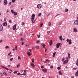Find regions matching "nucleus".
<instances>
[{"instance_id":"1","label":"nucleus","mask_w":78,"mask_h":78,"mask_svg":"<svg viewBox=\"0 0 78 78\" xmlns=\"http://www.w3.org/2000/svg\"><path fill=\"white\" fill-rule=\"evenodd\" d=\"M34 17H35V15L34 14H33L31 16V22L32 23H34L35 22V21H34Z\"/></svg>"},{"instance_id":"2","label":"nucleus","mask_w":78,"mask_h":78,"mask_svg":"<svg viewBox=\"0 0 78 78\" xmlns=\"http://www.w3.org/2000/svg\"><path fill=\"white\" fill-rule=\"evenodd\" d=\"M61 43H57L56 44V48H59L61 46Z\"/></svg>"},{"instance_id":"3","label":"nucleus","mask_w":78,"mask_h":78,"mask_svg":"<svg viewBox=\"0 0 78 78\" xmlns=\"http://www.w3.org/2000/svg\"><path fill=\"white\" fill-rule=\"evenodd\" d=\"M3 30V27L2 25L0 24V31H2Z\"/></svg>"},{"instance_id":"4","label":"nucleus","mask_w":78,"mask_h":78,"mask_svg":"<svg viewBox=\"0 0 78 78\" xmlns=\"http://www.w3.org/2000/svg\"><path fill=\"white\" fill-rule=\"evenodd\" d=\"M4 5L5 6H6L7 5V3H8V1L7 0H4Z\"/></svg>"},{"instance_id":"5","label":"nucleus","mask_w":78,"mask_h":78,"mask_svg":"<svg viewBox=\"0 0 78 78\" xmlns=\"http://www.w3.org/2000/svg\"><path fill=\"white\" fill-rule=\"evenodd\" d=\"M8 25V23L7 22H5L4 23H3L2 25L3 27H6Z\"/></svg>"},{"instance_id":"6","label":"nucleus","mask_w":78,"mask_h":78,"mask_svg":"<svg viewBox=\"0 0 78 78\" xmlns=\"http://www.w3.org/2000/svg\"><path fill=\"white\" fill-rule=\"evenodd\" d=\"M41 6H42V5L41 4H39L37 5V8L38 9H40L41 8Z\"/></svg>"},{"instance_id":"7","label":"nucleus","mask_w":78,"mask_h":78,"mask_svg":"<svg viewBox=\"0 0 78 78\" xmlns=\"http://www.w3.org/2000/svg\"><path fill=\"white\" fill-rule=\"evenodd\" d=\"M16 26H17V25L15 24L13 27V30H15L16 29Z\"/></svg>"},{"instance_id":"8","label":"nucleus","mask_w":78,"mask_h":78,"mask_svg":"<svg viewBox=\"0 0 78 78\" xmlns=\"http://www.w3.org/2000/svg\"><path fill=\"white\" fill-rule=\"evenodd\" d=\"M73 31L74 33H76L77 32V30H76V28H74L73 29Z\"/></svg>"},{"instance_id":"9","label":"nucleus","mask_w":78,"mask_h":78,"mask_svg":"<svg viewBox=\"0 0 78 78\" xmlns=\"http://www.w3.org/2000/svg\"><path fill=\"white\" fill-rule=\"evenodd\" d=\"M67 63H68V62L67 60H65L63 62V64H67Z\"/></svg>"},{"instance_id":"10","label":"nucleus","mask_w":78,"mask_h":78,"mask_svg":"<svg viewBox=\"0 0 78 78\" xmlns=\"http://www.w3.org/2000/svg\"><path fill=\"white\" fill-rule=\"evenodd\" d=\"M74 24H75V25H78V20H76L74 22Z\"/></svg>"},{"instance_id":"11","label":"nucleus","mask_w":78,"mask_h":78,"mask_svg":"<svg viewBox=\"0 0 78 78\" xmlns=\"http://www.w3.org/2000/svg\"><path fill=\"white\" fill-rule=\"evenodd\" d=\"M1 67H2V68H4V69H5V70H9V69H8V68H7L6 67H5L4 66H1Z\"/></svg>"},{"instance_id":"12","label":"nucleus","mask_w":78,"mask_h":78,"mask_svg":"<svg viewBox=\"0 0 78 78\" xmlns=\"http://www.w3.org/2000/svg\"><path fill=\"white\" fill-rule=\"evenodd\" d=\"M69 42V45H71V44H72V40L70 39Z\"/></svg>"},{"instance_id":"13","label":"nucleus","mask_w":78,"mask_h":78,"mask_svg":"<svg viewBox=\"0 0 78 78\" xmlns=\"http://www.w3.org/2000/svg\"><path fill=\"white\" fill-rule=\"evenodd\" d=\"M27 54L28 56H31V54L30 52H27Z\"/></svg>"},{"instance_id":"14","label":"nucleus","mask_w":78,"mask_h":78,"mask_svg":"<svg viewBox=\"0 0 78 78\" xmlns=\"http://www.w3.org/2000/svg\"><path fill=\"white\" fill-rule=\"evenodd\" d=\"M58 73L59 74V75H62V74L60 70L58 71Z\"/></svg>"},{"instance_id":"15","label":"nucleus","mask_w":78,"mask_h":78,"mask_svg":"<svg viewBox=\"0 0 78 78\" xmlns=\"http://www.w3.org/2000/svg\"><path fill=\"white\" fill-rule=\"evenodd\" d=\"M75 75L76 76H78V71L76 72V73L75 74Z\"/></svg>"},{"instance_id":"16","label":"nucleus","mask_w":78,"mask_h":78,"mask_svg":"<svg viewBox=\"0 0 78 78\" xmlns=\"http://www.w3.org/2000/svg\"><path fill=\"white\" fill-rule=\"evenodd\" d=\"M52 40L50 41V42L49 43V45H52Z\"/></svg>"},{"instance_id":"17","label":"nucleus","mask_w":78,"mask_h":78,"mask_svg":"<svg viewBox=\"0 0 78 78\" xmlns=\"http://www.w3.org/2000/svg\"><path fill=\"white\" fill-rule=\"evenodd\" d=\"M59 39H60V41H62V36H59Z\"/></svg>"},{"instance_id":"18","label":"nucleus","mask_w":78,"mask_h":78,"mask_svg":"<svg viewBox=\"0 0 78 78\" xmlns=\"http://www.w3.org/2000/svg\"><path fill=\"white\" fill-rule=\"evenodd\" d=\"M68 11H69V9H65V12H68Z\"/></svg>"},{"instance_id":"19","label":"nucleus","mask_w":78,"mask_h":78,"mask_svg":"<svg viewBox=\"0 0 78 78\" xmlns=\"http://www.w3.org/2000/svg\"><path fill=\"white\" fill-rule=\"evenodd\" d=\"M76 65L77 66H78V58L77 60Z\"/></svg>"},{"instance_id":"20","label":"nucleus","mask_w":78,"mask_h":78,"mask_svg":"<svg viewBox=\"0 0 78 78\" xmlns=\"http://www.w3.org/2000/svg\"><path fill=\"white\" fill-rule=\"evenodd\" d=\"M47 71V69H42V71H43L44 72H45Z\"/></svg>"},{"instance_id":"21","label":"nucleus","mask_w":78,"mask_h":78,"mask_svg":"<svg viewBox=\"0 0 78 78\" xmlns=\"http://www.w3.org/2000/svg\"><path fill=\"white\" fill-rule=\"evenodd\" d=\"M66 60L68 62L69 61V57H66Z\"/></svg>"},{"instance_id":"22","label":"nucleus","mask_w":78,"mask_h":78,"mask_svg":"<svg viewBox=\"0 0 78 78\" xmlns=\"http://www.w3.org/2000/svg\"><path fill=\"white\" fill-rule=\"evenodd\" d=\"M11 12L12 14H14V12H15L14 11V10L13 9H12L11 10Z\"/></svg>"},{"instance_id":"23","label":"nucleus","mask_w":78,"mask_h":78,"mask_svg":"<svg viewBox=\"0 0 78 78\" xmlns=\"http://www.w3.org/2000/svg\"><path fill=\"white\" fill-rule=\"evenodd\" d=\"M41 15H42V13H40L38 15V16L40 17V16H41Z\"/></svg>"},{"instance_id":"24","label":"nucleus","mask_w":78,"mask_h":78,"mask_svg":"<svg viewBox=\"0 0 78 78\" xmlns=\"http://www.w3.org/2000/svg\"><path fill=\"white\" fill-rule=\"evenodd\" d=\"M35 48H36V49H39L40 48L39 46H36L35 47Z\"/></svg>"},{"instance_id":"25","label":"nucleus","mask_w":78,"mask_h":78,"mask_svg":"<svg viewBox=\"0 0 78 78\" xmlns=\"http://www.w3.org/2000/svg\"><path fill=\"white\" fill-rule=\"evenodd\" d=\"M20 63L18 64V65H17V68H19V67H20Z\"/></svg>"},{"instance_id":"26","label":"nucleus","mask_w":78,"mask_h":78,"mask_svg":"<svg viewBox=\"0 0 78 78\" xmlns=\"http://www.w3.org/2000/svg\"><path fill=\"white\" fill-rule=\"evenodd\" d=\"M13 14H14V15H15V16H17V12H15L14 13H13Z\"/></svg>"},{"instance_id":"27","label":"nucleus","mask_w":78,"mask_h":78,"mask_svg":"<svg viewBox=\"0 0 78 78\" xmlns=\"http://www.w3.org/2000/svg\"><path fill=\"white\" fill-rule=\"evenodd\" d=\"M68 57H69V59H70V58H71L70 54H69V53H68Z\"/></svg>"},{"instance_id":"28","label":"nucleus","mask_w":78,"mask_h":78,"mask_svg":"<svg viewBox=\"0 0 78 78\" xmlns=\"http://www.w3.org/2000/svg\"><path fill=\"white\" fill-rule=\"evenodd\" d=\"M3 74L4 75H5V76H7V74H6L5 72H4Z\"/></svg>"},{"instance_id":"29","label":"nucleus","mask_w":78,"mask_h":78,"mask_svg":"<svg viewBox=\"0 0 78 78\" xmlns=\"http://www.w3.org/2000/svg\"><path fill=\"white\" fill-rule=\"evenodd\" d=\"M42 25H43V23H41L40 27H42Z\"/></svg>"},{"instance_id":"30","label":"nucleus","mask_w":78,"mask_h":78,"mask_svg":"<svg viewBox=\"0 0 78 78\" xmlns=\"http://www.w3.org/2000/svg\"><path fill=\"white\" fill-rule=\"evenodd\" d=\"M65 59V58H64V57L63 58H62V62H63V61H64V60Z\"/></svg>"},{"instance_id":"31","label":"nucleus","mask_w":78,"mask_h":78,"mask_svg":"<svg viewBox=\"0 0 78 78\" xmlns=\"http://www.w3.org/2000/svg\"><path fill=\"white\" fill-rule=\"evenodd\" d=\"M9 23H12V21L11 20H9Z\"/></svg>"},{"instance_id":"32","label":"nucleus","mask_w":78,"mask_h":78,"mask_svg":"<svg viewBox=\"0 0 78 78\" xmlns=\"http://www.w3.org/2000/svg\"><path fill=\"white\" fill-rule=\"evenodd\" d=\"M55 55H56V52H54L53 54V57H55Z\"/></svg>"},{"instance_id":"33","label":"nucleus","mask_w":78,"mask_h":78,"mask_svg":"<svg viewBox=\"0 0 78 78\" xmlns=\"http://www.w3.org/2000/svg\"><path fill=\"white\" fill-rule=\"evenodd\" d=\"M22 26H24V25H25V23L23 22L22 23Z\"/></svg>"},{"instance_id":"34","label":"nucleus","mask_w":78,"mask_h":78,"mask_svg":"<svg viewBox=\"0 0 78 78\" xmlns=\"http://www.w3.org/2000/svg\"><path fill=\"white\" fill-rule=\"evenodd\" d=\"M62 22H61L58 23V25H61L62 24Z\"/></svg>"},{"instance_id":"35","label":"nucleus","mask_w":78,"mask_h":78,"mask_svg":"<svg viewBox=\"0 0 78 78\" xmlns=\"http://www.w3.org/2000/svg\"><path fill=\"white\" fill-rule=\"evenodd\" d=\"M0 75H1V76H3V73H0Z\"/></svg>"},{"instance_id":"36","label":"nucleus","mask_w":78,"mask_h":78,"mask_svg":"<svg viewBox=\"0 0 78 78\" xmlns=\"http://www.w3.org/2000/svg\"><path fill=\"white\" fill-rule=\"evenodd\" d=\"M18 59L20 60H21V58L20 56H19L18 57Z\"/></svg>"},{"instance_id":"37","label":"nucleus","mask_w":78,"mask_h":78,"mask_svg":"<svg viewBox=\"0 0 78 78\" xmlns=\"http://www.w3.org/2000/svg\"><path fill=\"white\" fill-rule=\"evenodd\" d=\"M39 34L40 35H37V36L38 38H39V37H41L40 34Z\"/></svg>"},{"instance_id":"38","label":"nucleus","mask_w":78,"mask_h":78,"mask_svg":"<svg viewBox=\"0 0 78 78\" xmlns=\"http://www.w3.org/2000/svg\"><path fill=\"white\" fill-rule=\"evenodd\" d=\"M50 33V31H48L47 33V34H48H48H49V33Z\"/></svg>"},{"instance_id":"39","label":"nucleus","mask_w":78,"mask_h":78,"mask_svg":"<svg viewBox=\"0 0 78 78\" xmlns=\"http://www.w3.org/2000/svg\"><path fill=\"white\" fill-rule=\"evenodd\" d=\"M39 42H40V41H39V40H38L36 42V43H37V44L38 43H39Z\"/></svg>"},{"instance_id":"40","label":"nucleus","mask_w":78,"mask_h":78,"mask_svg":"<svg viewBox=\"0 0 78 78\" xmlns=\"http://www.w3.org/2000/svg\"><path fill=\"white\" fill-rule=\"evenodd\" d=\"M48 25H49V27H50V26H51V23L50 22L49 23Z\"/></svg>"},{"instance_id":"41","label":"nucleus","mask_w":78,"mask_h":78,"mask_svg":"<svg viewBox=\"0 0 78 78\" xmlns=\"http://www.w3.org/2000/svg\"><path fill=\"white\" fill-rule=\"evenodd\" d=\"M32 62H34V58H33L32 59Z\"/></svg>"},{"instance_id":"42","label":"nucleus","mask_w":78,"mask_h":78,"mask_svg":"<svg viewBox=\"0 0 78 78\" xmlns=\"http://www.w3.org/2000/svg\"><path fill=\"white\" fill-rule=\"evenodd\" d=\"M13 60V58H11L10 59V61H12V60Z\"/></svg>"},{"instance_id":"43","label":"nucleus","mask_w":78,"mask_h":78,"mask_svg":"<svg viewBox=\"0 0 78 78\" xmlns=\"http://www.w3.org/2000/svg\"><path fill=\"white\" fill-rule=\"evenodd\" d=\"M23 71H24V73L25 75H26L25 74V73H26V71H25V70H24Z\"/></svg>"},{"instance_id":"44","label":"nucleus","mask_w":78,"mask_h":78,"mask_svg":"<svg viewBox=\"0 0 78 78\" xmlns=\"http://www.w3.org/2000/svg\"><path fill=\"white\" fill-rule=\"evenodd\" d=\"M16 2V0H12V3H14Z\"/></svg>"},{"instance_id":"45","label":"nucleus","mask_w":78,"mask_h":78,"mask_svg":"<svg viewBox=\"0 0 78 78\" xmlns=\"http://www.w3.org/2000/svg\"><path fill=\"white\" fill-rule=\"evenodd\" d=\"M9 48V46H5V48L7 49Z\"/></svg>"},{"instance_id":"46","label":"nucleus","mask_w":78,"mask_h":78,"mask_svg":"<svg viewBox=\"0 0 78 78\" xmlns=\"http://www.w3.org/2000/svg\"><path fill=\"white\" fill-rule=\"evenodd\" d=\"M57 69L58 70H60V69H61V67H57Z\"/></svg>"},{"instance_id":"47","label":"nucleus","mask_w":78,"mask_h":78,"mask_svg":"<svg viewBox=\"0 0 78 78\" xmlns=\"http://www.w3.org/2000/svg\"><path fill=\"white\" fill-rule=\"evenodd\" d=\"M46 61L47 62H50V60H49L48 59H47Z\"/></svg>"},{"instance_id":"48","label":"nucleus","mask_w":78,"mask_h":78,"mask_svg":"<svg viewBox=\"0 0 78 78\" xmlns=\"http://www.w3.org/2000/svg\"><path fill=\"white\" fill-rule=\"evenodd\" d=\"M66 42H69V39H67L66 40Z\"/></svg>"},{"instance_id":"49","label":"nucleus","mask_w":78,"mask_h":78,"mask_svg":"<svg viewBox=\"0 0 78 78\" xmlns=\"http://www.w3.org/2000/svg\"><path fill=\"white\" fill-rule=\"evenodd\" d=\"M21 41H23V38H21Z\"/></svg>"},{"instance_id":"50","label":"nucleus","mask_w":78,"mask_h":78,"mask_svg":"<svg viewBox=\"0 0 78 78\" xmlns=\"http://www.w3.org/2000/svg\"><path fill=\"white\" fill-rule=\"evenodd\" d=\"M17 73V71H15L14 72H13V73L15 74V73Z\"/></svg>"},{"instance_id":"51","label":"nucleus","mask_w":78,"mask_h":78,"mask_svg":"<svg viewBox=\"0 0 78 78\" xmlns=\"http://www.w3.org/2000/svg\"><path fill=\"white\" fill-rule=\"evenodd\" d=\"M22 45H24V44H25V43H23V42H22Z\"/></svg>"},{"instance_id":"52","label":"nucleus","mask_w":78,"mask_h":78,"mask_svg":"<svg viewBox=\"0 0 78 78\" xmlns=\"http://www.w3.org/2000/svg\"><path fill=\"white\" fill-rule=\"evenodd\" d=\"M2 41H3V40H0V43H1V42H2Z\"/></svg>"},{"instance_id":"53","label":"nucleus","mask_w":78,"mask_h":78,"mask_svg":"<svg viewBox=\"0 0 78 78\" xmlns=\"http://www.w3.org/2000/svg\"><path fill=\"white\" fill-rule=\"evenodd\" d=\"M71 78H74V76H73L71 77Z\"/></svg>"},{"instance_id":"54","label":"nucleus","mask_w":78,"mask_h":78,"mask_svg":"<svg viewBox=\"0 0 78 78\" xmlns=\"http://www.w3.org/2000/svg\"><path fill=\"white\" fill-rule=\"evenodd\" d=\"M41 45L42 46H43L44 45V43H42L41 44Z\"/></svg>"},{"instance_id":"55","label":"nucleus","mask_w":78,"mask_h":78,"mask_svg":"<svg viewBox=\"0 0 78 78\" xmlns=\"http://www.w3.org/2000/svg\"><path fill=\"white\" fill-rule=\"evenodd\" d=\"M51 69H53V66H51Z\"/></svg>"},{"instance_id":"56","label":"nucleus","mask_w":78,"mask_h":78,"mask_svg":"<svg viewBox=\"0 0 78 78\" xmlns=\"http://www.w3.org/2000/svg\"><path fill=\"white\" fill-rule=\"evenodd\" d=\"M15 48H17V45H15Z\"/></svg>"},{"instance_id":"57","label":"nucleus","mask_w":78,"mask_h":78,"mask_svg":"<svg viewBox=\"0 0 78 78\" xmlns=\"http://www.w3.org/2000/svg\"><path fill=\"white\" fill-rule=\"evenodd\" d=\"M7 27L8 28H9V27H10V25H8Z\"/></svg>"},{"instance_id":"58","label":"nucleus","mask_w":78,"mask_h":78,"mask_svg":"<svg viewBox=\"0 0 78 78\" xmlns=\"http://www.w3.org/2000/svg\"><path fill=\"white\" fill-rule=\"evenodd\" d=\"M21 75H25V73H23V74H21Z\"/></svg>"},{"instance_id":"59","label":"nucleus","mask_w":78,"mask_h":78,"mask_svg":"<svg viewBox=\"0 0 78 78\" xmlns=\"http://www.w3.org/2000/svg\"><path fill=\"white\" fill-rule=\"evenodd\" d=\"M41 69H44V66H41Z\"/></svg>"},{"instance_id":"60","label":"nucleus","mask_w":78,"mask_h":78,"mask_svg":"<svg viewBox=\"0 0 78 78\" xmlns=\"http://www.w3.org/2000/svg\"><path fill=\"white\" fill-rule=\"evenodd\" d=\"M9 12V10L8 9H7V12Z\"/></svg>"},{"instance_id":"61","label":"nucleus","mask_w":78,"mask_h":78,"mask_svg":"<svg viewBox=\"0 0 78 78\" xmlns=\"http://www.w3.org/2000/svg\"><path fill=\"white\" fill-rule=\"evenodd\" d=\"M45 52H46V51H47V48H45Z\"/></svg>"},{"instance_id":"62","label":"nucleus","mask_w":78,"mask_h":78,"mask_svg":"<svg viewBox=\"0 0 78 78\" xmlns=\"http://www.w3.org/2000/svg\"><path fill=\"white\" fill-rule=\"evenodd\" d=\"M22 33H20V36H22Z\"/></svg>"},{"instance_id":"63","label":"nucleus","mask_w":78,"mask_h":78,"mask_svg":"<svg viewBox=\"0 0 78 78\" xmlns=\"http://www.w3.org/2000/svg\"><path fill=\"white\" fill-rule=\"evenodd\" d=\"M12 3V2H9V4H10V5H11V4Z\"/></svg>"},{"instance_id":"64","label":"nucleus","mask_w":78,"mask_h":78,"mask_svg":"<svg viewBox=\"0 0 78 78\" xmlns=\"http://www.w3.org/2000/svg\"><path fill=\"white\" fill-rule=\"evenodd\" d=\"M4 20L5 22H6V19L5 18L4 19Z\"/></svg>"}]
</instances>
